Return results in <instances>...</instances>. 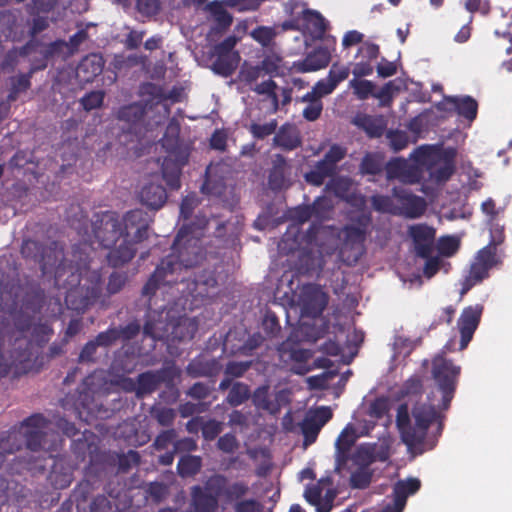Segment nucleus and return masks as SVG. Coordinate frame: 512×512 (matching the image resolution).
<instances>
[{"label": "nucleus", "instance_id": "f257e3e1", "mask_svg": "<svg viewBox=\"0 0 512 512\" xmlns=\"http://www.w3.org/2000/svg\"><path fill=\"white\" fill-rule=\"evenodd\" d=\"M461 368L446 358L433 360L432 375L442 394V399L435 404L428 395L427 404H417L412 409L415 424H411L408 405L403 403L397 408L396 426L401 440L409 449H415L424 443L428 428L438 417L437 408L447 410L454 397Z\"/></svg>", "mask_w": 512, "mask_h": 512}, {"label": "nucleus", "instance_id": "f03ea898", "mask_svg": "<svg viewBox=\"0 0 512 512\" xmlns=\"http://www.w3.org/2000/svg\"><path fill=\"white\" fill-rule=\"evenodd\" d=\"M93 248L87 243L74 245L72 258L65 264V274L57 287L67 289L65 305L82 315L94 306L106 308L103 277L99 269H91Z\"/></svg>", "mask_w": 512, "mask_h": 512}, {"label": "nucleus", "instance_id": "7ed1b4c3", "mask_svg": "<svg viewBox=\"0 0 512 512\" xmlns=\"http://www.w3.org/2000/svg\"><path fill=\"white\" fill-rule=\"evenodd\" d=\"M194 223L183 224L179 229L173 245L172 253L162 258L154 272L142 288V295L151 298L161 286H173L178 283V276L183 269L192 268L205 258L201 244L202 230L209 225L206 219Z\"/></svg>", "mask_w": 512, "mask_h": 512}, {"label": "nucleus", "instance_id": "20e7f679", "mask_svg": "<svg viewBox=\"0 0 512 512\" xmlns=\"http://www.w3.org/2000/svg\"><path fill=\"white\" fill-rule=\"evenodd\" d=\"M92 232L99 245L108 250L106 260L109 266L123 267L135 257L137 247L125 238L117 212L103 211L94 214Z\"/></svg>", "mask_w": 512, "mask_h": 512}, {"label": "nucleus", "instance_id": "39448f33", "mask_svg": "<svg viewBox=\"0 0 512 512\" xmlns=\"http://www.w3.org/2000/svg\"><path fill=\"white\" fill-rule=\"evenodd\" d=\"M16 329H0V379L10 372L14 378L27 374L32 368V341L26 336L31 328L30 317L16 320Z\"/></svg>", "mask_w": 512, "mask_h": 512}, {"label": "nucleus", "instance_id": "423d86ee", "mask_svg": "<svg viewBox=\"0 0 512 512\" xmlns=\"http://www.w3.org/2000/svg\"><path fill=\"white\" fill-rule=\"evenodd\" d=\"M198 330V322L194 318L179 316L177 318L167 312H148L147 320L143 326V333L154 340L165 342H182L191 340Z\"/></svg>", "mask_w": 512, "mask_h": 512}, {"label": "nucleus", "instance_id": "0eeeda50", "mask_svg": "<svg viewBox=\"0 0 512 512\" xmlns=\"http://www.w3.org/2000/svg\"><path fill=\"white\" fill-rule=\"evenodd\" d=\"M21 254L25 259L40 265L43 274L54 273V282L60 283L65 272L64 249L57 241L43 244L32 239H25L21 245Z\"/></svg>", "mask_w": 512, "mask_h": 512}, {"label": "nucleus", "instance_id": "6e6552de", "mask_svg": "<svg viewBox=\"0 0 512 512\" xmlns=\"http://www.w3.org/2000/svg\"><path fill=\"white\" fill-rule=\"evenodd\" d=\"M497 243L493 242L480 249L470 264L467 275L461 283L460 295L463 297L474 286L489 277V271L498 264Z\"/></svg>", "mask_w": 512, "mask_h": 512}, {"label": "nucleus", "instance_id": "1a4fd4ad", "mask_svg": "<svg viewBox=\"0 0 512 512\" xmlns=\"http://www.w3.org/2000/svg\"><path fill=\"white\" fill-rule=\"evenodd\" d=\"M371 223V215L369 213H361L352 219V223L342 228L343 249H350L355 252L354 262L358 261L365 252V242Z\"/></svg>", "mask_w": 512, "mask_h": 512}, {"label": "nucleus", "instance_id": "9d476101", "mask_svg": "<svg viewBox=\"0 0 512 512\" xmlns=\"http://www.w3.org/2000/svg\"><path fill=\"white\" fill-rule=\"evenodd\" d=\"M49 421L40 413L33 414L21 422L20 433L25 438L27 449L32 452L51 450V445H46V436Z\"/></svg>", "mask_w": 512, "mask_h": 512}, {"label": "nucleus", "instance_id": "9b49d317", "mask_svg": "<svg viewBox=\"0 0 512 512\" xmlns=\"http://www.w3.org/2000/svg\"><path fill=\"white\" fill-rule=\"evenodd\" d=\"M103 475L107 473H126L133 466L140 463V455L137 451L129 450L126 454L116 452H100L92 456Z\"/></svg>", "mask_w": 512, "mask_h": 512}, {"label": "nucleus", "instance_id": "f8f14e48", "mask_svg": "<svg viewBox=\"0 0 512 512\" xmlns=\"http://www.w3.org/2000/svg\"><path fill=\"white\" fill-rule=\"evenodd\" d=\"M150 215L142 209H133L126 212L122 219V228L125 238L131 240L134 246L149 238Z\"/></svg>", "mask_w": 512, "mask_h": 512}, {"label": "nucleus", "instance_id": "ddd939ff", "mask_svg": "<svg viewBox=\"0 0 512 512\" xmlns=\"http://www.w3.org/2000/svg\"><path fill=\"white\" fill-rule=\"evenodd\" d=\"M416 161L427 166L430 176L437 183L448 181L455 172V164L452 158L445 157L439 165L435 159L433 148L430 146H421L414 152Z\"/></svg>", "mask_w": 512, "mask_h": 512}, {"label": "nucleus", "instance_id": "4468645a", "mask_svg": "<svg viewBox=\"0 0 512 512\" xmlns=\"http://www.w3.org/2000/svg\"><path fill=\"white\" fill-rule=\"evenodd\" d=\"M205 10L208 11L215 21V26L212 31L222 34L228 30L233 22L232 15L224 8L223 4L238 8V10H253L259 9L262 2H206Z\"/></svg>", "mask_w": 512, "mask_h": 512}, {"label": "nucleus", "instance_id": "2eb2a0df", "mask_svg": "<svg viewBox=\"0 0 512 512\" xmlns=\"http://www.w3.org/2000/svg\"><path fill=\"white\" fill-rule=\"evenodd\" d=\"M217 278L215 273L210 270H203L201 273L195 275L193 278L179 277L176 285H186V288L181 289V293L191 296L193 298H207L210 297V290L217 287Z\"/></svg>", "mask_w": 512, "mask_h": 512}, {"label": "nucleus", "instance_id": "dca6fc26", "mask_svg": "<svg viewBox=\"0 0 512 512\" xmlns=\"http://www.w3.org/2000/svg\"><path fill=\"white\" fill-rule=\"evenodd\" d=\"M484 311L482 304L465 307L458 319L457 326L460 333V350L467 348L477 330Z\"/></svg>", "mask_w": 512, "mask_h": 512}, {"label": "nucleus", "instance_id": "f3484780", "mask_svg": "<svg viewBox=\"0 0 512 512\" xmlns=\"http://www.w3.org/2000/svg\"><path fill=\"white\" fill-rule=\"evenodd\" d=\"M326 46L317 47L310 52L300 64L302 72L317 71L328 66L331 53L335 50L336 38L329 36L325 39Z\"/></svg>", "mask_w": 512, "mask_h": 512}, {"label": "nucleus", "instance_id": "a211bd4d", "mask_svg": "<svg viewBox=\"0 0 512 512\" xmlns=\"http://www.w3.org/2000/svg\"><path fill=\"white\" fill-rule=\"evenodd\" d=\"M301 303L306 314L317 317L323 313L327 306V295L315 284H306L303 286Z\"/></svg>", "mask_w": 512, "mask_h": 512}, {"label": "nucleus", "instance_id": "6ab92c4d", "mask_svg": "<svg viewBox=\"0 0 512 512\" xmlns=\"http://www.w3.org/2000/svg\"><path fill=\"white\" fill-rule=\"evenodd\" d=\"M409 234L412 238L416 255L420 258L429 257L433 251L435 229L425 224H418L409 228Z\"/></svg>", "mask_w": 512, "mask_h": 512}, {"label": "nucleus", "instance_id": "aec40b11", "mask_svg": "<svg viewBox=\"0 0 512 512\" xmlns=\"http://www.w3.org/2000/svg\"><path fill=\"white\" fill-rule=\"evenodd\" d=\"M103 476L95 459L91 457L89 465L86 470L85 479L82 480L74 489L73 497L80 508L82 504L86 503L91 492L94 489L96 482Z\"/></svg>", "mask_w": 512, "mask_h": 512}, {"label": "nucleus", "instance_id": "412c9836", "mask_svg": "<svg viewBox=\"0 0 512 512\" xmlns=\"http://www.w3.org/2000/svg\"><path fill=\"white\" fill-rule=\"evenodd\" d=\"M145 115L146 106L141 102H134L120 107L116 113V118L125 122L130 132L139 134L142 131L141 126Z\"/></svg>", "mask_w": 512, "mask_h": 512}, {"label": "nucleus", "instance_id": "4be33fe9", "mask_svg": "<svg viewBox=\"0 0 512 512\" xmlns=\"http://www.w3.org/2000/svg\"><path fill=\"white\" fill-rule=\"evenodd\" d=\"M163 381L164 377L161 371H146L137 376L136 383L130 380L129 384L136 396L142 398L155 392Z\"/></svg>", "mask_w": 512, "mask_h": 512}, {"label": "nucleus", "instance_id": "5701e85b", "mask_svg": "<svg viewBox=\"0 0 512 512\" xmlns=\"http://www.w3.org/2000/svg\"><path fill=\"white\" fill-rule=\"evenodd\" d=\"M105 61L101 54L91 53L79 62L76 73L84 82H92L103 71Z\"/></svg>", "mask_w": 512, "mask_h": 512}, {"label": "nucleus", "instance_id": "b1692460", "mask_svg": "<svg viewBox=\"0 0 512 512\" xmlns=\"http://www.w3.org/2000/svg\"><path fill=\"white\" fill-rule=\"evenodd\" d=\"M497 27L495 35L508 39L512 43V2H502L493 9Z\"/></svg>", "mask_w": 512, "mask_h": 512}, {"label": "nucleus", "instance_id": "393cba45", "mask_svg": "<svg viewBox=\"0 0 512 512\" xmlns=\"http://www.w3.org/2000/svg\"><path fill=\"white\" fill-rule=\"evenodd\" d=\"M274 145L285 151H292L301 146L302 140L297 128L289 123L282 125L273 138Z\"/></svg>", "mask_w": 512, "mask_h": 512}, {"label": "nucleus", "instance_id": "a878e982", "mask_svg": "<svg viewBox=\"0 0 512 512\" xmlns=\"http://www.w3.org/2000/svg\"><path fill=\"white\" fill-rule=\"evenodd\" d=\"M48 481L55 489H65L73 481L71 467L63 459H54Z\"/></svg>", "mask_w": 512, "mask_h": 512}, {"label": "nucleus", "instance_id": "bb28decb", "mask_svg": "<svg viewBox=\"0 0 512 512\" xmlns=\"http://www.w3.org/2000/svg\"><path fill=\"white\" fill-rule=\"evenodd\" d=\"M303 26L310 32L314 39H323L328 23L325 18L316 10L302 9Z\"/></svg>", "mask_w": 512, "mask_h": 512}, {"label": "nucleus", "instance_id": "cd10ccee", "mask_svg": "<svg viewBox=\"0 0 512 512\" xmlns=\"http://www.w3.org/2000/svg\"><path fill=\"white\" fill-rule=\"evenodd\" d=\"M394 194L399 199L404 214L407 217L418 218L425 212L426 203L422 197L406 191L398 192L396 189H394Z\"/></svg>", "mask_w": 512, "mask_h": 512}, {"label": "nucleus", "instance_id": "c85d7f7f", "mask_svg": "<svg viewBox=\"0 0 512 512\" xmlns=\"http://www.w3.org/2000/svg\"><path fill=\"white\" fill-rule=\"evenodd\" d=\"M139 197L144 205L157 210L165 204L167 193L162 185L149 183L142 187Z\"/></svg>", "mask_w": 512, "mask_h": 512}, {"label": "nucleus", "instance_id": "c756f323", "mask_svg": "<svg viewBox=\"0 0 512 512\" xmlns=\"http://www.w3.org/2000/svg\"><path fill=\"white\" fill-rule=\"evenodd\" d=\"M221 364L215 358L210 360L195 358L189 362L186 372L193 378L214 377L221 371Z\"/></svg>", "mask_w": 512, "mask_h": 512}, {"label": "nucleus", "instance_id": "7c9ffc66", "mask_svg": "<svg viewBox=\"0 0 512 512\" xmlns=\"http://www.w3.org/2000/svg\"><path fill=\"white\" fill-rule=\"evenodd\" d=\"M43 65L34 66L33 68H29L27 73H20L16 76H12L9 79L10 89L7 99L9 102L16 101L19 94L26 92L31 87V78L33 75L41 71Z\"/></svg>", "mask_w": 512, "mask_h": 512}, {"label": "nucleus", "instance_id": "2f4dec72", "mask_svg": "<svg viewBox=\"0 0 512 512\" xmlns=\"http://www.w3.org/2000/svg\"><path fill=\"white\" fill-rule=\"evenodd\" d=\"M448 102L451 103L457 112V114L469 122L476 119L478 113V103L471 96H453L448 98Z\"/></svg>", "mask_w": 512, "mask_h": 512}, {"label": "nucleus", "instance_id": "473e14b6", "mask_svg": "<svg viewBox=\"0 0 512 512\" xmlns=\"http://www.w3.org/2000/svg\"><path fill=\"white\" fill-rule=\"evenodd\" d=\"M288 169L286 159L282 155H276L268 176V183L272 190H281L285 187Z\"/></svg>", "mask_w": 512, "mask_h": 512}, {"label": "nucleus", "instance_id": "72a5a7b5", "mask_svg": "<svg viewBox=\"0 0 512 512\" xmlns=\"http://www.w3.org/2000/svg\"><path fill=\"white\" fill-rule=\"evenodd\" d=\"M216 59L213 61L211 69L218 75L223 77L231 76L237 69L240 54L234 52V54H213Z\"/></svg>", "mask_w": 512, "mask_h": 512}, {"label": "nucleus", "instance_id": "f704fd0d", "mask_svg": "<svg viewBox=\"0 0 512 512\" xmlns=\"http://www.w3.org/2000/svg\"><path fill=\"white\" fill-rule=\"evenodd\" d=\"M421 487V481L418 478H408L399 480L393 487V500L399 506H405L408 496L415 494Z\"/></svg>", "mask_w": 512, "mask_h": 512}, {"label": "nucleus", "instance_id": "c9c22d12", "mask_svg": "<svg viewBox=\"0 0 512 512\" xmlns=\"http://www.w3.org/2000/svg\"><path fill=\"white\" fill-rule=\"evenodd\" d=\"M183 164L169 157H166L162 163L161 172L163 179L172 190H178L181 187L180 176Z\"/></svg>", "mask_w": 512, "mask_h": 512}, {"label": "nucleus", "instance_id": "e433bc0d", "mask_svg": "<svg viewBox=\"0 0 512 512\" xmlns=\"http://www.w3.org/2000/svg\"><path fill=\"white\" fill-rule=\"evenodd\" d=\"M202 468V457L198 455H182L177 463V473L182 478L197 475Z\"/></svg>", "mask_w": 512, "mask_h": 512}, {"label": "nucleus", "instance_id": "4c0bfd02", "mask_svg": "<svg viewBox=\"0 0 512 512\" xmlns=\"http://www.w3.org/2000/svg\"><path fill=\"white\" fill-rule=\"evenodd\" d=\"M279 35V27L260 25L250 32L251 38L263 48L272 49L275 46V38Z\"/></svg>", "mask_w": 512, "mask_h": 512}, {"label": "nucleus", "instance_id": "58836bf2", "mask_svg": "<svg viewBox=\"0 0 512 512\" xmlns=\"http://www.w3.org/2000/svg\"><path fill=\"white\" fill-rule=\"evenodd\" d=\"M128 282V274L126 272L113 271L107 281L105 290L103 289V295L106 297V307L108 306V299L120 293Z\"/></svg>", "mask_w": 512, "mask_h": 512}, {"label": "nucleus", "instance_id": "ea45409f", "mask_svg": "<svg viewBox=\"0 0 512 512\" xmlns=\"http://www.w3.org/2000/svg\"><path fill=\"white\" fill-rule=\"evenodd\" d=\"M150 416L163 427H172L176 419V411L173 408L154 404L150 408Z\"/></svg>", "mask_w": 512, "mask_h": 512}, {"label": "nucleus", "instance_id": "a19ab883", "mask_svg": "<svg viewBox=\"0 0 512 512\" xmlns=\"http://www.w3.org/2000/svg\"><path fill=\"white\" fill-rule=\"evenodd\" d=\"M250 395V388L247 384L234 382L226 397V401L231 407H237L246 402Z\"/></svg>", "mask_w": 512, "mask_h": 512}, {"label": "nucleus", "instance_id": "79ce46f5", "mask_svg": "<svg viewBox=\"0 0 512 512\" xmlns=\"http://www.w3.org/2000/svg\"><path fill=\"white\" fill-rule=\"evenodd\" d=\"M384 166L383 157L377 153H366L360 163V172L364 175H377Z\"/></svg>", "mask_w": 512, "mask_h": 512}, {"label": "nucleus", "instance_id": "37998d69", "mask_svg": "<svg viewBox=\"0 0 512 512\" xmlns=\"http://www.w3.org/2000/svg\"><path fill=\"white\" fill-rule=\"evenodd\" d=\"M19 290L18 279L0 280V302L12 301L14 303L19 296Z\"/></svg>", "mask_w": 512, "mask_h": 512}, {"label": "nucleus", "instance_id": "c03bdc74", "mask_svg": "<svg viewBox=\"0 0 512 512\" xmlns=\"http://www.w3.org/2000/svg\"><path fill=\"white\" fill-rule=\"evenodd\" d=\"M301 432L304 437V445L309 446L313 444L318 434L321 430V427L310 417L306 416L300 424Z\"/></svg>", "mask_w": 512, "mask_h": 512}, {"label": "nucleus", "instance_id": "a18cd8bd", "mask_svg": "<svg viewBox=\"0 0 512 512\" xmlns=\"http://www.w3.org/2000/svg\"><path fill=\"white\" fill-rule=\"evenodd\" d=\"M349 86L353 89L354 94L360 100H366L370 96H373L375 90V84L369 80L352 79L349 82Z\"/></svg>", "mask_w": 512, "mask_h": 512}, {"label": "nucleus", "instance_id": "49530a36", "mask_svg": "<svg viewBox=\"0 0 512 512\" xmlns=\"http://www.w3.org/2000/svg\"><path fill=\"white\" fill-rule=\"evenodd\" d=\"M95 449L96 447H94L92 443L88 442L87 431L83 432L80 438L73 440L71 444L72 452L77 458L82 460L85 459L87 453L91 455L90 458L94 456L95 454H93V451Z\"/></svg>", "mask_w": 512, "mask_h": 512}, {"label": "nucleus", "instance_id": "de8ad7c7", "mask_svg": "<svg viewBox=\"0 0 512 512\" xmlns=\"http://www.w3.org/2000/svg\"><path fill=\"white\" fill-rule=\"evenodd\" d=\"M277 126L278 124L275 119H272L270 122L264 124L253 122L249 126V132L255 139L263 140L266 137L274 134L277 130Z\"/></svg>", "mask_w": 512, "mask_h": 512}, {"label": "nucleus", "instance_id": "09e8293b", "mask_svg": "<svg viewBox=\"0 0 512 512\" xmlns=\"http://www.w3.org/2000/svg\"><path fill=\"white\" fill-rule=\"evenodd\" d=\"M21 444L18 442L17 433L10 432L7 436L0 437V463L3 462L5 455L12 454L19 450Z\"/></svg>", "mask_w": 512, "mask_h": 512}, {"label": "nucleus", "instance_id": "8fccbe9b", "mask_svg": "<svg viewBox=\"0 0 512 512\" xmlns=\"http://www.w3.org/2000/svg\"><path fill=\"white\" fill-rule=\"evenodd\" d=\"M423 392V380L420 375L414 374L410 376L402 385V396H419Z\"/></svg>", "mask_w": 512, "mask_h": 512}, {"label": "nucleus", "instance_id": "3c124183", "mask_svg": "<svg viewBox=\"0 0 512 512\" xmlns=\"http://www.w3.org/2000/svg\"><path fill=\"white\" fill-rule=\"evenodd\" d=\"M277 88V84L274 80L269 79L266 81L261 82L260 84H257L255 88L253 89L257 94L259 95H267L272 103H273V110L276 112L278 110L279 102H278V96L275 92Z\"/></svg>", "mask_w": 512, "mask_h": 512}, {"label": "nucleus", "instance_id": "603ef678", "mask_svg": "<svg viewBox=\"0 0 512 512\" xmlns=\"http://www.w3.org/2000/svg\"><path fill=\"white\" fill-rule=\"evenodd\" d=\"M407 163L403 158H393L388 161L384 167L387 179H397L400 181Z\"/></svg>", "mask_w": 512, "mask_h": 512}, {"label": "nucleus", "instance_id": "864d4df0", "mask_svg": "<svg viewBox=\"0 0 512 512\" xmlns=\"http://www.w3.org/2000/svg\"><path fill=\"white\" fill-rule=\"evenodd\" d=\"M460 242L454 236H444L438 241V252L445 257L453 256L459 249Z\"/></svg>", "mask_w": 512, "mask_h": 512}, {"label": "nucleus", "instance_id": "5fc2aeb1", "mask_svg": "<svg viewBox=\"0 0 512 512\" xmlns=\"http://www.w3.org/2000/svg\"><path fill=\"white\" fill-rule=\"evenodd\" d=\"M390 147L394 152H399L407 147L409 138L406 132L401 130H390L386 134Z\"/></svg>", "mask_w": 512, "mask_h": 512}, {"label": "nucleus", "instance_id": "6e6d98bb", "mask_svg": "<svg viewBox=\"0 0 512 512\" xmlns=\"http://www.w3.org/2000/svg\"><path fill=\"white\" fill-rule=\"evenodd\" d=\"M252 361H229L224 369L226 376L234 378H240L251 368Z\"/></svg>", "mask_w": 512, "mask_h": 512}, {"label": "nucleus", "instance_id": "4d7b16f0", "mask_svg": "<svg viewBox=\"0 0 512 512\" xmlns=\"http://www.w3.org/2000/svg\"><path fill=\"white\" fill-rule=\"evenodd\" d=\"M177 432L174 428L162 430L155 438L153 447L157 451L165 450L170 444L174 445L176 441Z\"/></svg>", "mask_w": 512, "mask_h": 512}, {"label": "nucleus", "instance_id": "13d9d810", "mask_svg": "<svg viewBox=\"0 0 512 512\" xmlns=\"http://www.w3.org/2000/svg\"><path fill=\"white\" fill-rule=\"evenodd\" d=\"M180 126L179 123L172 119L167 125L166 132L163 137V146L166 148H174L179 142Z\"/></svg>", "mask_w": 512, "mask_h": 512}, {"label": "nucleus", "instance_id": "bf43d9fd", "mask_svg": "<svg viewBox=\"0 0 512 512\" xmlns=\"http://www.w3.org/2000/svg\"><path fill=\"white\" fill-rule=\"evenodd\" d=\"M354 443L355 438L348 434L346 430H343L336 441V449L338 452L339 461L343 460L347 456V453L350 451Z\"/></svg>", "mask_w": 512, "mask_h": 512}, {"label": "nucleus", "instance_id": "052dcab7", "mask_svg": "<svg viewBox=\"0 0 512 512\" xmlns=\"http://www.w3.org/2000/svg\"><path fill=\"white\" fill-rule=\"evenodd\" d=\"M326 189L337 197L344 198L350 189V181L343 177L333 178L327 183Z\"/></svg>", "mask_w": 512, "mask_h": 512}, {"label": "nucleus", "instance_id": "680f3d73", "mask_svg": "<svg viewBox=\"0 0 512 512\" xmlns=\"http://www.w3.org/2000/svg\"><path fill=\"white\" fill-rule=\"evenodd\" d=\"M104 96L103 91H91L81 98L80 103L84 110L91 111L102 105Z\"/></svg>", "mask_w": 512, "mask_h": 512}, {"label": "nucleus", "instance_id": "e2e57ef3", "mask_svg": "<svg viewBox=\"0 0 512 512\" xmlns=\"http://www.w3.org/2000/svg\"><path fill=\"white\" fill-rule=\"evenodd\" d=\"M94 340L99 347L108 348L112 346L119 340L117 327H109L107 330L98 333Z\"/></svg>", "mask_w": 512, "mask_h": 512}, {"label": "nucleus", "instance_id": "0e129e2a", "mask_svg": "<svg viewBox=\"0 0 512 512\" xmlns=\"http://www.w3.org/2000/svg\"><path fill=\"white\" fill-rule=\"evenodd\" d=\"M262 327L268 337H275L281 330L278 317L273 312H267L262 321Z\"/></svg>", "mask_w": 512, "mask_h": 512}, {"label": "nucleus", "instance_id": "69168bd1", "mask_svg": "<svg viewBox=\"0 0 512 512\" xmlns=\"http://www.w3.org/2000/svg\"><path fill=\"white\" fill-rule=\"evenodd\" d=\"M222 429L223 426L221 422L215 419H209L202 424V436L205 440L212 441L221 433Z\"/></svg>", "mask_w": 512, "mask_h": 512}, {"label": "nucleus", "instance_id": "338daca9", "mask_svg": "<svg viewBox=\"0 0 512 512\" xmlns=\"http://www.w3.org/2000/svg\"><path fill=\"white\" fill-rule=\"evenodd\" d=\"M210 403H192L185 402L179 405L178 412L182 418H187L196 413H202L208 410Z\"/></svg>", "mask_w": 512, "mask_h": 512}, {"label": "nucleus", "instance_id": "774afa93", "mask_svg": "<svg viewBox=\"0 0 512 512\" xmlns=\"http://www.w3.org/2000/svg\"><path fill=\"white\" fill-rule=\"evenodd\" d=\"M372 474L366 469H359L351 474L350 482L353 488L364 489L369 486Z\"/></svg>", "mask_w": 512, "mask_h": 512}]
</instances>
